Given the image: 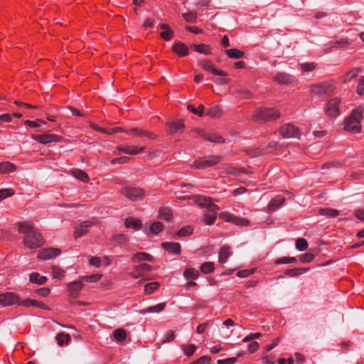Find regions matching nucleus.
I'll return each mask as SVG.
<instances>
[{"label": "nucleus", "instance_id": "f257e3e1", "mask_svg": "<svg viewBox=\"0 0 364 364\" xmlns=\"http://www.w3.org/2000/svg\"><path fill=\"white\" fill-rule=\"evenodd\" d=\"M364 107L358 106L354 109L351 114L345 119L344 129L350 133H359L361 130L360 121L363 118Z\"/></svg>", "mask_w": 364, "mask_h": 364}, {"label": "nucleus", "instance_id": "f03ea898", "mask_svg": "<svg viewBox=\"0 0 364 364\" xmlns=\"http://www.w3.org/2000/svg\"><path fill=\"white\" fill-rule=\"evenodd\" d=\"M198 205L203 208L208 209V212L204 214V222L206 225H210L214 223L216 216L217 211L219 210V207L212 203V199L207 197H201L198 199Z\"/></svg>", "mask_w": 364, "mask_h": 364}, {"label": "nucleus", "instance_id": "7ed1b4c3", "mask_svg": "<svg viewBox=\"0 0 364 364\" xmlns=\"http://www.w3.org/2000/svg\"><path fill=\"white\" fill-rule=\"evenodd\" d=\"M279 114L271 108H261L257 109L254 114L256 121H271L277 119Z\"/></svg>", "mask_w": 364, "mask_h": 364}, {"label": "nucleus", "instance_id": "20e7f679", "mask_svg": "<svg viewBox=\"0 0 364 364\" xmlns=\"http://www.w3.org/2000/svg\"><path fill=\"white\" fill-rule=\"evenodd\" d=\"M23 244L30 249H36L43 244V236L34 231L23 237Z\"/></svg>", "mask_w": 364, "mask_h": 364}, {"label": "nucleus", "instance_id": "39448f33", "mask_svg": "<svg viewBox=\"0 0 364 364\" xmlns=\"http://www.w3.org/2000/svg\"><path fill=\"white\" fill-rule=\"evenodd\" d=\"M122 193L132 201L141 200L145 196L144 190L139 187H124Z\"/></svg>", "mask_w": 364, "mask_h": 364}, {"label": "nucleus", "instance_id": "423d86ee", "mask_svg": "<svg viewBox=\"0 0 364 364\" xmlns=\"http://www.w3.org/2000/svg\"><path fill=\"white\" fill-rule=\"evenodd\" d=\"M221 157L219 156H208L200 158L194 162V167L196 168H205L218 164Z\"/></svg>", "mask_w": 364, "mask_h": 364}, {"label": "nucleus", "instance_id": "0eeeda50", "mask_svg": "<svg viewBox=\"0 0 364 364\" xmlns=\"http://www.w3.org/2000/svg\"><path fill=\"white\" fill-rule=\"evenodd\" d=\"M280 134L285 139H300L301 132L291 124H284L281 127Z\"/></svg>", "mask_w": 364, "mask_h": 364}, {"label": "nucleus", "instance_id": "6e6552de", "mask_svg": "<svg viewBox=\"0 0 364 364\" xmlns=\"http://www.w3.org/2000/svg\"><path fill=\"white\" fill-rule=\"evenodd\" d=\"M333 91V86L331 82H322L314 85L311 87V92L315 95H328Z\"/></svg>", "mask_w": 364, "mask_h": 364}, {"label": "nucleus", "instance_id": "1a4fd4ad", "mask_svg": "<svg viewBox=\"0 0 364 364\" xmlns=\"http://www.w3.org/2000/svg\"><path fill=\"white\" fill-rule=\"evenodd\" d=\"M19 298L13 292L0 294V305L5 307L18 303Z\"/></svg>", "mask_w": 364, "mask_h": 364}, {"label": "nucleus", "instance_id": "9d476101", "mask_svg": "<svg viewBox=\"0 0 364 364\" xmlns=\"http://www.w3.org/2000/svg\"><path fill=\"white\" fill-rule=\"evenodd\" d=\"M340 103L341 100L338 98H333L329 100L326 105V114L333 118L336 117L339 114L338 105Z\"/></svg>", "mask_w": 364, "mask_h": 364}, {"label": "nucleus", "instance_id": "9b49d317", "mask_svg": "<svg viewBox=\"0 0 364 364\" xmlns=\"http://www.w3.org/2000/svg\"><path fill=\"white\" fill-rule=\"evenodd\" d=\"M198 65L205 70L210 72L215 75L226 76L227 73L223 70H219L215 68L211 61L208 60H200Z\"/></svg>", "mask_w": 364, "mask_h": 364}, {"label": "nucleus", "instance_id": "f8f14e48", "mask_svg": "<svg viewBox=\"0 0 364 364\" xmlns=\"http://www.w3.org/2000/svg\"><path fill=\"white\" fill-rule=\"evenodd\" d=\"M61 252L58 248H46L41 250L38 255V257L41 259H50L59 255Z\"/></svg>", "mask_w": 364, "mask_h": 364}, {"label": "nucleus", "instance_id": "ddd939ff", "mask_svg": "<svg viewBox=\"0 0 364 364\" xmlns=\"http://www.w3.org/2000/svg\"><path fill=\"white\" fill-rule=\"evenodd\" d=\"M31 137L34 140H36L43 144H46L53 142V141H58L60 139V136H58L55 134H44L42 135L33 134L31 136Z\"/></svg>", "mask_w": 364, "mask_h": 364}, {"label": "nucleus", "instance_id": "4468645a", "mask_svg": "<svg viewBox=\"0 0 364 364\" xmlns=\"http://www.w3.org/2000/svg\"><path fill=\"white\" fill-rule=\"evenodd\" d=\"M92 225L91 221L87 220L80 223V226L77 228L74 232L75 238L81 237L88 232V228Z\"/></svg>", "mask_w": 364, "mask_h": 364}, {"label": "nucleus", "instance_id": "2eb2a0df", "mask_svg": "<svg viewBox=\"0 0 364 364\" xmlns=\"http://www.w3.org/2000/svg\"><path fill=\"white\" fill-rule=\"evenodd\" d=\"M151 270V267L147 264H141L136 266L134 270L132 272L131 275L134 278H139L143 276L144 272H147Z\"/></svg>", "mask_w": 364, "mask_h": 364}, {"label": "nucleus", "instance_id": "dca6fc26", "mask_svg": "<svg viewBox=\"0 0 364 364\" xmlns=\"http://www.w3.org/2000/svg\"><path fill=\"white\" fill-rule=\"evenodd\" d=\"M118 150L121 152H123L124 154H129V155H136L138 154L141 153L144 150V147H136V146H132L129 145L126 146H120L118 148Z\"/></svg>", "mask_w": 364, "mask_h": 364}, {"label": "nucleus", "instance_id": "f3484780", "mask_svg": "<svg viewBox=\"0 0 364 364\" xmlns=\"http://www.w3.org/2000/svg\"><path fill=\"white\" fill-rule=\"evenodd\" d=\"M127 133H128L129 134H132V135H136V136H138L140 137L146 136L147 138H149L151 139H154L156 138V135L154 133L149 132L146 130L141 129L139 128H132V129H129V131H127Z\"/></svg>", "mask_w": 364, "mask_h": 364}, {"label": "nucleus", "instance_id": "a211bd4d", "mask_svg": "<svg viewBox=\"0 0 364 364\" xmlns=\"http://www.w3.org/2000/svg\"><path fill=\"white\" fill-rule=\"evenodd\" d=\"M285 201V198L282 196H277L273 198L268 204L267 209L269 212L277 210Z\"/></svg>", "mask_w": 364, "mask_h": 364}, {"label": "nucleus", "instance_id": "6ab92c4d", "mask_svg": "<svg viewBox=\"0 0 364 364\" xmlns=\"http://www.w3.org/2000/svg\"><path fill=\"white\" fill-rule=\"evenodd\" d=\"M274 80L279 84L284 85L292 82L294 77L286 73H279L274 76Z\"/></svg>", "mask_w": 364, "mask_h": 364}, {"label": "nucleus", "instance_id": "aec40b11", "mask_svg": "<svg viewBox=\"0 0 364 364\" xmlns=\"http://www.w3.org/2000/svg\"><path fill=\"white\" fill-rule=\"evenodd\" d=\"M168 132L170 134H178L182 132L184 124L182 121L177 120L175 122H170L168 124Z\"/></svg>", "mask_w": 364, "mask_h": 364}, {"label": "nucleus", "instance_id": "412c9836", "mask_svg": "<svg viewBox=\"0 0 364 364\" xmlns=\"http://www.w3.org/2000/svg\"><path fill=\"white\" fill-rule=\"evenodd\" d=\"M172 49L173 52L180 56H186L188 54V47L181 42L176 43L173 45Z\"/></svg>", "mask_w": 364, "mask_h": 364}, {"label": "nucleus", "instance_id": "4be33fe9", "mask_svg": "<svg viewBox=\"0 0 364 364\" xmlns=\"http://www.w3.org/2000/svg\"><path fill=\"white\" fill-rule=\"evenodd\" d=\"M200 134L202 137L205 139L207 141L210 142H214V143H223L225 142V140L222 138V136L215 134H206L203 131L200 132Z\"/></svg>", "mask_w": 364, "mask_h": 364}, {"label": "nucleus", "instance_id": "5701e85b", "mask_svg": "<svg viewBox=\"0 0 364 364\" xmlns=\"http://www.w3.org/2000/svg\"><path fill=\"white\" fill-rule=\"evenodd\" d=\"M18 232L24 234V236L28 235L35 231L33 225L28 222L18 223Z\"/></svg>", "mask_w": 364, "mask_h": 364}, {"label": "nucleus", "instance_id": "b1692460", "mask_svg": "<svg viewBox=\"0 0 364 364\" xmlns=\"http://www.w3.org/2000/svg\"><path fill=\"white\" fill-rule=\"evenodd\" d=\"M162 247L168 252L173 254H179L181 245L178 242H163Z\"/></svg>", "mask_w": 364, "mask_h": 364}, {"label": "nucleus", "instance_id": "393cba45", "mask_svg": "<svg viewBox=\"0 0 364 364\" xmlns=\"http://www.w3.org/2000/svg\"><path fill=\"white\" fill-rule=\"evenodd\" d=\"M125 227L127 228H132L135 230H139L141 226V222L140 220L135 219L134 218H129L125 220Z\"/></svg>", "mask_w": 364, "mask_h": 364}, {"label": "nucleus", "instance_id": "a878e982", "mask_svg": "<svg viewBox=\"0 0 364 364\" xmlns=\"http://www.w3.org/2000/svg\"><path fill=\"white\" fill-rule=\"evenodd\" d=\"M165 306H166V303H161L157 305L148 307L145 309H142V310H141L140 313L141 314L159 313L164 309Z\"/></svg>", "mask_w": 364, "mask_h": 364}, {"label": "nucleus", "instance_id": "bb28decb", "mask_svg": "<svg viewBox=\"0 0 364 364\" xmlns=\"http://www.w3.org/2000/svg\"><path fill=\"white\" fill-rule=\"evenodd\" d=\"M82 288L81 282L75 281L68 284V289L70 291L71 296L74 298L77 297V292Z\"/></svg>", "mask_w": 364, "mask_h": 364}, {"label": "nucleus", "instance_id": "cd10ccee", "mask_svg": "<svg viewBox=\"0 0 364 364\" xmlns=\"http://www.w3.org/2000/svg\"><path fill=\"white\" fill-rule=\"evenodd\" d=\"M230 255V247L227 245L223 246L219 252L218 261L220 263L227 262L228 257Z\"/></svg>", "mask_w": 364, "mask_h": 364}, {"label": "nucleus", "instance_id": "c85d7f7f", "mask_svg": "<svg viewBox=\"0 0 364 364\" xmlns=\"http://www.w3.org/2000/svg\"><path fill=\"white\" fill-rule=\"evenodd\" d=\"M29 280L33 283L43 284L46 282L47 278L44 276L40 277L39 274L37 272H33L29 276Z\"/></svg>", "mask_w": 364, "mask_h": 364}, {"label": "nucleus", "instance_id": "c756f323", "mask_svg": "<svg viewBox=\"0 0 364 364\" xmlns=\"http://www.w3.org/2000/svg\"><path fill=\"white\" fill-rule=\"evenodd\" d=\"M183 276L187 279H196L199 277V272L195 268H187L183 272Z\"/></svg>", "mask_w": 364, "mask_h": 364}, {"label": "nucleus", "instance_id": "7c9ffc66", "mask_svg": "<svg viewBox=\"0 0 364 364\" xmlns=\"http://www.w3.org/2000/svg\"><path fill=\"white\" fill-rule=\"evenodd\" d=\"M72 174L75 178L80 180L82 182H87L89 181L87 174L82 170L73 169L72 170Z\"/></svg>", "mask_w": 364, "mask_h": 364}, {"label": "nucleus", "instance_id": "2f4dec72", "mask_svg": "<svg viewBox=\"0 0 364 364\" xmlns=\"http://www.w3.org/2000/svg\"><path fill=\"white\" fill-rule=\"evenodd\" d=\"M58 344L60 346L68 345L70 341V336L64 333H60L55 337Z\"/></svg>", "mask_w": 364, "mask_h": 364}, {"label": "nucleus", "instance_id": "473e14b6", "mask_svg": "<svg viewBox=\"0 0 364 364\" xmlns=\"http://www.w3.org/2000/svg\"><path fill=\"white\" fill-rule=\"evenodd\" d=\"M16 166L13 164L9 162H1L0 163V173H7L10 172H13L16 170Z\"/></svg>", "mask_w": 364, "mask_h": 364}, {"label": "nucleus", "instance_id": "72a5a7b5", "mask_svg": "<svg viewBox=\"0 0 364 364\" xmlns=\"http://www.w3.org/2000/svg\"><path fill=\"white\" fill-rule=\"evenodd\" d=\"M225 53L229 58L233 59H240L244 56V53L242 51L235 48L226 50Z\"/></svg>", "mask_w": 364, "mask_h": 364}, {"label": "nucleus", "instance_id": "f704fd0d", "mask_svg": "<svg viewBox=\"0 0 364 364\" xmlns=\"http://www.w3.org/2000/svg\"><path fill=\"white\" fill-rule=\"evenodd\" d=\"M309 268H301V269H289L285 272V274L289 277H295L299 274L306 272Z\"/></svg>", "mask_w": 364, "mask_h": 364}, {"label": "nucleus", "instance_id": "c9c22d12", "mask_svg": "<svg viewBox=\"0 0 364 364\" xmlns=\"http://www.w3.org/2000/svg\"><path fill=\"white\" fill-rule=\"evenodd\" d=\"M321 215H328L331 218H336L339 215V211L332 208H321L319 210Z\"/></svg>", "mask_w": 364, "mask_h": 364}, {"label": "nucleus", "instance_id": "e433bc0d", "mask_svg": "<svg viewBox=\"0 0 364 364\" xmlns=\"http://www.w3.org/2000/svg\"><path fill=\"white\" fill-rule=\"evenodd\" d=\"M159 218L163 220H169L171 218L172 214L170 209L166 208H161L159 209Z\"/></svg>", "mask_w": 364, "mask_h": 364}, {"label": "nucleus", "instance_id": "4c0bfd02", "mask_svg": "<svg viewBox=\"0 0 364 364\" xmlns=\"http://www.w3.org/2000/svg\"><path fill=\"white\" fill-rule=\"evenodd\" d=\"M182 16L186 21L188 23H195L198 18V14L196 11H190L183 14Z\"/></svg>", "mask_w": 364, "mask_h": 364}, {"label": "nucleus", "instance_id": "58836bf2", "mask_svg": "<svg viewBox=\"0 0 364 364\" xmlns=\"http://www.w3.org/2000/svg\"><path fill=\"white\" fill-rule=\"evenodd\" d=\"M348 44H349V43L346 40L341 39V40L330 41L328 43V46H329V48H341V47L347 46Z\"/></svg>", "mask_w": 364, "mask_h": 364}, {"label": "nucleus", "instance_id": "ea45409f", "mask_svg": "<svg viewBox=\"0 0 364 364\" xmlns=\"http://www.w3.org/2000/svg\"><path fill=\"white\" fill-rule=\"evenodd\" d=\"M232 223H234L236 225L240 226H248L250 223V222L244 218H240L233 215V218L232 219Z\"/></svg>", "mask_w": 364, "mask_h": 364}, {"label": "nucleus", "instance_id": "a19ab883", "mask_svg": "<svg viewBox=\"0 0 364 364\" xmlns=\"http://www.w3.org/2000/svg\"><path fill=\"white\" fill-rule=\"evenodd\" d=\"M113 336L117 341H123L126 338V332L122 328L116 329L113 333Z\"/></svg>", "mask_w": 364, "mask_h": 364}, {"label": "nucleus", "instance_id": "79ce46f5", "mask_svg": "<svg viewBox=\"0 0 364 364\" xmlns=\"http://www.w3.org/2000/svg\"><path fill=\"white\" fill-rule=\"evenodd\" d=\"M214 270V264L211 262H207L201 264L200 271L203 274H208Z\"/></svg>", "mask_w": 364, "mask_h": 364}, {"label": "nucleus", "instance_id": "37998d69", "mask_svg": "<svg viewBox=\"0 0 364 364\" xmlns=\"http://www.w3.org/2000/svg\"><path fill=\"white\" fill-rule=\"evenodd\" d=\"M192 47L194 50L198 53L203 54H208L210 53L209 46L205 44H200V45H192Z\"/></svg>", "mask_w": 364, "mask_h": 364}, {"label": "nucleus", "instance_id": "c03bdc74", "mask_svg": "<svg viewBox=\"0 0 364 364\" xmlns=\"http://www.w3.org/2000/svg\"><path fill=\"white\" fill-rule=\"evenodd\" d=\"M296 247L299 251H304L308 247V242L304 238H299L296 241Z\"/></svg>", "mask_w": 364, "mask_h": 364}, {"label": "nucleus", "instance_id": "a18cd8bd", "mask_svg": "<svg viewBox=\"0 0 364 364\" xmlns=\"http://www.w3.org/2000/svg\"><path fill=\"white\" fill-rule=\"evenodd\" d=\"M188 109L193 112V114L202 116L203 114V110L205 109L204 106L203 105H200L198 108H196L193 105H189L187 107Z\"/></svg>", "mask_w": 364, "mask_h": 364}, {"label": "nucleus", "instance_id": "49530a36", "mask_svg": "<svg viewBox=\"0 0 364 364\" xmlns=\"http://www.w3.org/2000/svg\"><path fill=\"white\" fill-rule=\"evenodd\" d=\"M133 259L146 261H151L153 259L152 256L146 252H137L134 255Z\"/></svg>", "mask_w": 364, "mask_h": 364}, {"label": "nucleus", "instance_id": "de8ad7c7", "mask_svg": "<svg viewBox=\"0 0 364 364\" xmlns=\"http://www.w3.org/2000/svg\"><path fill=\"white\" fill-rule=\"evenodd\" d=\"M159 284L158 282H151L145 285L144 291L146 294H152L158 287Z\"/></svg>", "mask_w": 364, "mask_h": 364}, {"label": "nucleus", "instance_id": "09e8293b", "mask_svg": "<svg viewBox=\"0 0 364 364\" xmlns=\"http://www.w3.org/2000/svg\"><path fill=\"white\" fill-rule=\"evenodd\" d=\"M269 153V151H264L262 147H259L255 149H252L249 151V154L252 157H255L261 155H265Z\"/></svg>", "mask_w": 364, "mask_h": 364}, {"label": "nucleus", "instance_id": "8fccbe9b", "mask_svg": "<svg viewBox=\"0 0 364 364\" xmlns=\"http://www.w3.org/2000/svg\"><path fill=\"white\" fill-rule=\"evenodd\" d=\"M193 233V229L190 226L182 228L177 233L179 237L189 236Z\"/></svg>", "mask_w": 364, "mask_h": 364}, {"label": "nucleus", "instance_id": "3c124183", "mask_svg": "<svg viewBox=\"0 0 364 364\" xmlns=\"http://www.w3.org/2000/svg\"><path fill=\"white\" fill-rule=\"evenodd\" d=\"M314 258V255L310 252L303 254L300 256L299 260L303 263L311 262Z\"/></svg>", "mask_w": 364, "mask_h": 364}, {"label": "nucleus", "instance_id": "603ef678", "mask_svg": "<svg viewBox=\"0 0 364 364\" xmlns=\"http://www.w3.org/2000/svg\"><path fill=\"white\" fill-rule=\"evenodd\" d=\"M221 111L218 106H214L208 109V114L211 117H218L220 116Z\"/></svg>", "mask_w": 364, "mask_h": 364}, {"label": "nucleus", "instance_id": "864d4df0", "mask_svg": "<svg viewBox=\"0 0 364 364\" xmlns=\"http://www.w3.org/2000/svg\"><path fill=\"white\" fill-rule=\"evenodd\" d=\"M296 261V257H281L278 259L276 260L275 263L277 264H287V263H294Z\"/></svg>", "mask_w": 364, "mask_h": 364}, {"label": "nucleus", "instance_id": "5fc2aeb1", "mask_svg": "<svg viewBox=\"0 0 364 364\" xmlns=\"http://www.w3.org/2000/svg\"><path fill=\"white\" fill-rule=\"evenodd\" d=\"M163 229V225L160 222H155L150 226L151 232L157 234Z\"/></svg>", "mask_w": 364, "mask_h": 364}, {"label": "nucleus", "instance_id": "6e6d98bb", "mask_svg": "<svg viewBox=\"0 0 364 364\" xmlns=\"http://www.w3.org/2000/svg\"><path fill=\"white\" fill-rule=\"evenodd\" d=\"M316 67V64L315 63H303L301 65V68L303 71L310 72L314 70Z\"/></svg>", "mask_w": 364, "mask_h": 364}, {"label": "nucleus", "instance_id": "4d7b16f0", "mask_svg": "<svg viewBox=\"0 0 364 364\" xmlns=\"http://www.w3.org/2000/svg\"><path fill=\"white\" fill-rule=\"evenodd\" d=\"M196 350V347L194 344H189L183 348L184 353L187 356L193 355Z\"/></svg>", "mask_w": 364, "mask_h": 364}, {"label": "nucleus", "instance_id": "13d9d810", "mask_svg": "<svg viewBox=\"0 0 364 364\" xmlns=\"http://www.w3.org/2000/svg\"><path fill=\"white\" fill-rule=\"evenodd\" d=\"M101 278L100 274H92L89 276H85L82 277V280L87 282H95L98 281Z\"/></svg>", "mask_w": 364, "mask_h": 364}, {"label": "nucleus", "instance_id": "bf43d9fd", "mask_svg": "<svg viewBox=\"0 0 364 364\" xmlns=\"http://www.w3.org/2000/svg\"><path fill=\"white\" fill-rule=\"evenodd\" d=\"M14 192L11 189H1L0 190V201L6 198L14 195Z\"/></svg>", "mask_w": 364, "mask_h": 364}, {"label": "nucleus", "instance_id": "052dcab7", "mask_svg": "<svg viewBox=\"0 0 364 364\" xmlns=\"http://www.w3.org/2000/svg\"><path fill=\"white\" fill-rule=\"evenodd\" d=\"M166 338L162 341V343H169L174 340L175 338V333L173 331H168L165 334Z\"/></svg>", "mask_w": 364, "mask_h": 364}, {"label": "nucleus", "instance_id": "680f3d73", "mask_svg": "<svg viewBox=\"0 0 364 364\" xmlns=\"http://www.w3.org/2000/svg\"><path fill=\"white\" fill-rule=\"evenodd\" d=\"M112 240L119 243H124L128 241V237L125 235H116L112 237Z\"/></svg>", "mask_w": 364, "mask_h": 364}, {"label": "nucleus", "instance_id": "e2e57ef3", "mask_svg": "<svg viewBox=\"0 0 364 364\" xmlns=\"http://www.w3.org/2000/svg\"><path fill=\"white\" fill-rule=\"evenodd\" d=\"M360 71V69L358 68H355L352 70H350L346 76V78H345V81H350L353 78L355 77L358 75V73H359Z\"/></svg>", "mask_w": 364, "mask_h": 364}, {"label": "nucleus", "instance_id": "0e129e2a", "mask_svg": "<svg viewBox=\"0 0 364 364\" xmlns=\"http://www.w3.org/2000/svg\"><path fill=\"white\" fill-rule=\"evenodd\" d=\"M129 158L127 156H122L119 158H116L112 160L111 163L112 164H126L129 161Z\"/></svg>", "mask_w": 364, "mask_h": 364}, {"label": "nucleus", "instance_id": "69168bd1", "mask_svg": "<svg viewBox=\"0 0 364 364\" xmlns=\"http://www.w3.org/2000/svg\"><path fill=\"white\" fill-rule=\"evenodd\" d=\"M173 36V31L171 30L164 31L160 33V36L165 41H169Z\"/></svg>", "mask_w": 364, "mask_h": 364}, {"label": "nucleus", "instance_id": "338daca9", "mask_svg": "<svg viewBox=\"0 0 364 364\" xmlns=\"http://www.w3.org/2000/svg\"><path fill=\"white\" fill-rule=\"evenodd\" d=\"M237 360V357L226 358L224 360H218V364H234Z\"/></svg>", "mask_w": 364, "mask_h": 364}, {"label": "nucleus", "instance_id": "774afa93", "mask_svg": "<svg viewBox=\"0 0 364 364\" xmlns=\"http://www.w3.org/2000/svg\"><path fill=\"white\" fill-rule=\"evenodd\" d=\"M357 92L360 95H364V77H363L359 82Z\"/></svg>", "mask_w": 364, "mask_h": 364}]
</instances>
